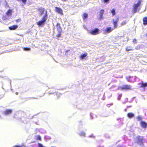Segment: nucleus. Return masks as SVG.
Returning a JSON list of instances; mask_svg holds the SVG:
<instances>
[{
    "instance_id": "nucleus-1",
    "label": "nucleus",
    "mask_w": 147,
    "mask_h": 147,
    "mask_svg": "<svg viewBox=\"0 0 147 147\" xmlns=\"http://www.w3.org/2000/svg\"><path fill=\"white\" fill-rule=\"evenodd\" d=\"M48 18V15L47 14V11H46L45 14L43 16L42 20L37 22V24L39 26H43L45 24Z\"/></svg>"
},
{
    "instance_id": "nucleus-2",
    "label": "nucleus",
    "mask_w": 147,
    "mask_h": 147,
    "mask_svg": "<svg viewBox=\"0 0 147 147\" xmlns=\"http://www.w3.org/2000/svg\"><path fill=\"white\" fill-rule=\"evenodd\" d=\"M119 89L122 90H132L131 86L129 85H124L119 88Z\"/></svg>"
},
{
    "instance_id": "nucleus-3",
    "label": "nucleus",
    "mask_w": 147,
    "mask_h": 147,
    "mask_svg": "<svg viewBox=\"0 0 147 147\" xmlns=\"http://www.w3.org/2000/svg\"><path fill=\"white\" fill-rule=\"evenodd\" d=\"M141 3V1L140 0H139L136 4H135L133 6V13H136L137 11L138 7L140 5Z\"/></svg>"
},
{
    "instance_id": "nucleus-4",
    "label": "nucleus",
    "mask_w": 147,
    "mask_h": 147,
    "mask_svg": "<svg viewBox=\"0 0 147 147\" xmlns=\"http://www.w3.org/2000/svg\"><path fill=\"white\" fill-rule=\"evenodd\" d=\"M137 143L140 145L142 144L143 143L144 138L143 136H138L137 138Z\"/></svg>"
},
{
    "instance_id": "nucleus-5",
    "label": "nucleus",
    "mask_w": 147,
    "mask_h": 147,
    "mask_svg": "<svg viewBox=\"0 0 147 147\" xmlns=\"http://www.w3.org/2000/svg\"><path fill=\"white\" fill-rule=\"evenodd\" d=\"M114 28H112L111 27H107L103 30L104 33L106 34L108 33L111 32Z\"/></svg>"
},
{
    "instance_id": "nucleus-6",
    "label": "nucleus",
    "mask_w": 147,
    "mask_h": 147,
    "mask_svg": "<svg viewBox=\"0 0 147 147\" xmlns=\"http://www.w3.org/2000/svg\"><path fill=\"white\" fill-rule=\"evenodd\" d=\"M99 30L97 28H95L94 29L91 30L90 33L92 34L93 35H96L99 33Z\"/></svg>"
},
{
    "instance_id": "nucleus-7",
    "label": "nucleus",
    "mask_w": 147,
    "mask_h": 147,
    "mask_svg": "<svg viewBox=\"0 0 147 147\" xmlns=\"http://www.w3.org/2000/svg\"><path fill=\"white\" fill-rule=\"evenodd\" d=\"M12 112V110L11 109H7L3 112L2 113L6 115L10 114Z\"/></svg>"
},
{
    "instance_id": "nucleus-8",
    "label": "nucleus",
    "mask_w": 147,
    "mask_h": 147,
    "mask_svg": "<svg viewBox=\"0 0 147 147\" xmlns=\"http://www.w3.org/2000/svg\"><path fill=\"white\" fill-rule=\"evenodd\" d=\"M55 11L56 12L62 15L63 14V10L60 7H55Z\"/></svg>"
},
{
    "instance_id": "nucleus-9",
    "label": "nucleus",
    "mask_w": 147,
    "mask_h": 147,
    "mask_svg": "<svg viewBox=\"0 0 147 147\" xmlns=\"http://www.w3.org/2000/svg\"><path fill=\"white\" fill-rule=\"evenodd\" d=\"M38 11L40 13V16H42V14L44 13L45 11V9L43 8L40 7L38 9Z\"/></svg>"
},
{
    "instance_id": "nucleus-10",
    "label": "nucleus",
    "mask_w": 147,
    "mask_h": 147,
    "mask_svg": "<svg viewBox=\"0 0 147 147\" xmlns=\"http://www.w3.org/2000/svg\"><path fill=\"white\" fill-rule=\"evenodd\" d=\"M104 13V10L103 9H101L100 10L99 13V19L101 20L103 18V15Z\"/></svg>"
},
{
    "instance_id": "nucleus-11",
    "label": "nucleus",
    "mask_w": 147,
    "mask_h": 147,
    "mask_svg": "<svg viewBox=\"0 0 147 147\" xmlns=\"http://www.w3.org/2000/svg\"><path fill=\"white\" fill-rule=\"evenodd\" d=\"M56 28L58 30V33H61L62 31V30L60 26V24L57 23L56 26Z\"/></svg>"
},
{
    "instance_id": "nucleus-12",
    "label": "nucleus",
    "mask_w": 147,
    "mask_h": 147,
    "mask_svg": "<svg viewBox=\"0 0 147 147\" xmlns=\"http://www.w3.org/2000/svg\"><path fill=\"white\" fill-rule=\"evenodd\" d=\"M127 116L129 119H131L134 116V114L132 113H129L127 114Z\"/></svg>"
},
{
    "instance_id": "nucleus-13",
    "label": "nucleus",
    "mask_w": 147,
    "mask_h": 147,
    "mask_svg": "<svg viewBox=\"0 0 147 147\" xmlns=\"http://www.w3.org/2000/svg\"><path fill=\"white\" fill-rule=\"evenodd\" d=\"M118 21V19L116 20L114 19L113 20V22L114 25V28H116L117 27V24Z\"/></svg>"
},
{
    "instance_id": "nucleus-14",
    "label": "nucleus",
    "mask_w": 147,
    "mask_h": 147,
    "mask_svg": "<svg viewBox=\"0 0 147 147\" xmlns=\"http://www.w3.org/2000/svg\"><path fill=\"white\" fill-rule=\"evenodd\" d=\"M18 27V26L16 25H13L9 27V29L11 30H15Z\"/></svg>"
},
{
    "instance_id": "nucleus-15",
    "label": "nucleus",
    "mask_w": 147,
    "mask_h": 147,
    "mask_svg": "<svg viewBox=\"0 0 147 147\" xmlns=\"http://www.w3.org/2000/svg\"><path fill=\"white\" fill-rule=\"evenodd\" d=\"M141 125L142 127L143 128H146L147 125V124L146 122L143 121H141Z\"/></svg>"
},
{
    "instance_id": "nucleus-16",
    "label": "nucleus",
    "mask_w": 147,
    "mask_h": 147,
    "mask_svg": "<svg viewBox=\"0 0 147 147\" xmlns=\"http://www.w3.org/2000/svg\"><path fill=\"white\" fill-rule=\"evenodd\" d=\"M87 55V53H84L81 54L80 56V58L81 59H83Z\"/></svg>"
},
{
    "instance_id": "nucleus-17",
    "label": "nucleus",
    "mask_w": 147,
    "mask_h": 147,
    "mask_svg": "<svg viewBox=\"0 0 147 147\" xmlns=\"http://www.w3.org/2000/svg\"><path fill=\"white\" fill-rule=\"evenodd\" d=\"M78 134L79 135L81 136H82L83 137L85 136V133L83 131H80V132L78 133Z\"/></svg>"
},
{
    "instance_id": "nucleus-18",
    "label": "nucleus",
    "mask_w": 147,
    "mask_h": 147,
    "mask_svg": "<svg viewBox=\"0 0 147 147\" xmlns=\"http://www.w3.org/2000/svg\"><path fill=\"white\" fill-rule=\"evenodd\" d=\"M143 24L144 25L147 24V17H145L143 18Z\"/></svg>"
},
{
    "instance_id": "nucleus-19",
    "label": "nucleus",
    "mask_w": 147,
    "mask_h": 147,
    "mask_svg": "<svg viewBox=\"0 0 147 147\" xmlns=\"http://www.w3.org/2000/svg\"><path fill=\"white\" fill-rule=\"evenodd\" d=\"M12 13V10L9 9L7 12L6 14L7 15L10 16L11 15Z\"/></svg>"
},
{
    "instance_id": "nucleus-20",
    "label": "nucleus",
    "mask_w": 147,
    "mask_h": 147,
    "mask_svg": "<svg viewBox=\"0 0 147 147\" xmlns=\"http://www.w3.org/2000/svg\"><path fill=\"white\" fill-rule=\"evenodd\" d=\"M88 14L86 13H84L83 16V18L84 20H85L86 18H87L88 17Z\"/></svg>"
},
{
    "instance_id": "nucleus-21",
    "label": "nucleus",
    "mask_w": 147,
    "mask_h": 147,
    "mask_svg": "<svg viewBox=\"0 0 147 147\" xmlns=\"http://www.w3.org/2000/svg\"><path fill=\"white\" fill-rule=\"evenodd\" d=\"M126 51H129L131 50H132V48L131 47H127L126 48Z\"/></svg>"
},
{
    "instance_id": "nucleus-22",
    "label": "nucleus",
    "mask_w": 147,
    "mask_h": 147,
    "mask_svg": "<svg viewBox=\"0 0 147 147\" xmlns=\"http://www.w3.org/2000/svg\"><path fill=\"white\" fill-rule=\"evenodd\" d=\"M111 12L112 13L113 16H114L115 14V9H113L111 11Z\"/></svg>"
},
{
    "instance_id": "nucleus-23",
    "label": "nucleus",
    "mask_w": 147,
    "mask_h": 147,
    "mask_svg": "<svg viewBox=\"0 0 147 147\" xmlns=\"http://www.w3.org/2000/svg\"><path fill=\"white\" fill-rule=\"evenodd\" d=\"M141 86L142 87H145L147 86V83H143L141 84Z\"/></svg>"
},
{
    "instance_id": "nucleus-24",
    "label": "nucleus",
    "mask_w": 147,
    "mask_h": 147,
    "mask_svg": "<svg viewBox=\"0 0 147 147\" xmlns=\"http://www.w3.org/2000/svg\"><path fill=\"white\" fill-rule=\"evenodd\" d=\"M18 1H22V3L25 5L26 3L27 0H17Z\"/></svg>"
},
{
    "instance_id": "nucleus-25",
    "label": "nucleus",
    "mask_w": 147,
    "mask_h": 147,
    "mask_svg": "<svg viewBox=\"0 0 147 147\" xmlns=\"http://www.w3.org/2000/svg\"><path fill=\"white\" fill-rule=\"evenodd\" d=\"M23 50L24 51H29L30 50V48L28 47H24Z\"/></svg>"
},
{
    "instance_id": "nucleus-26",
    "label": "nucleus",
    "mask_w": 147,
    "mask_h": 147,
    "mask_svg": "<svg viewBox=\"0 0 147 147\" xmlns=\"http://www.w3.org/2000/svg\"><path fill=\"white\" fill-rule=\"evenodd\" d=\"M131 78V76H127L126 77V79L129 82H131V81L130 80V79Z\"/></svg>"
},
{
    "instance_id": "nucleus-27",
    "label": "nucleus",
    "mask_w": 147,
    "mask_h": 147,
    "mask_svg": "<svg viewBox=\"0 0 147 147\" xmlns=\"http://www.w3.org/2000/svg\"><path fill=\"white\" fill-rule=\"evenodd\" d=\"M137 119L138 121H140L142 120V118L141 116H139L137 117Z\"/></svg>"
},
{
    "instance_id": "nucleus-28",
    "label": "nucleus",
    "mask_w": 147,
    "mask_h": 147,
    "mask_svg": "<svg viewBox=\"0 0 147 147\" xmlns=\"http://www.w3.org/2000/svg\"><path fill=\"white\" fill-rule=\"evenodd\" d=\"M36 139L37 140H41V136L39 135H37L36 136Z\"/></svg>"
},
{
    "instance_id": "nucleus-29",
    "label": "nucleus",
    "mask_w": 147,
    "mask_h": 147,
    "mask_svg": "<svg viewBox=\"0 0 147 147\" xmlns=\"http://www.w3.org/2000/svg\"><path fill=\"white\" fill-rule=\"evenodd\" d=\"M127 23V21L126 20H125L123 21L122 23H121V25H125L126 24V23Z\"/></svg>"
},
{
    "instance_id": "nucleus-30",
    "label": "nucleus",
    "mask_w": 147,
    "mask_h": 147,
    "mask_svg": "<svg viewBox=\"0 0 147 147\" xmlns=\"http://www.w3.org/2000/svg\"><path fill=\"white\" fill-rule=\"evenodd\" d=\"M121 96L122 94H121L119 95L118 97L117 98V99L118 100H120Z\"/></svg>"
},
{
    "instance_id": "nucleus-31",
    "label": "nucleus",
    "mask_w": 147,
    "mask_h": 147,
    "mask_svg": "<svg viewBox=\"0 0 147 147\" xmlns=\"http://www.w3.org/2000/svg\"><path fill=\"white\" fill-rule=\"evenodd\" d=\"M61 94L60 93H56V95H57V96L58 97H59V96H60V95Z\"/></svg>"
},
{
    "instance_id": "nucleus-32",
    "label": "nucleus",
    "mask_w": 147,
    "mask_h": 147,
    "mask_svg": "<svg viewBox=\"0 0 147 147\" xmlns=\"http://www.w3.org/2000/svg\"><path fill=\"white\" fill-rule=\"evenodd\" d=\"M61 33H59V34H57V36L58 37H59L61 36Z\"/></svg>"
},
{
    "instance_id": "nucleus-33",
    "label": "nucleus",
    "mask_w": 147,
    "mask_h": 147,
    "mask_svg": "<svg viewBox=\"0 0 147 147\" xmlns=\"http://www.w3.org/2000/svg\"><path fill=\"white\" fill-rule=\"evenodd\" d=\"M136 39H134L133 40V42L134 43H136Z\"/></svg>"
},
{
    "instance_id": "nucleus-34",
    "label": "nucleus",
    "mask_w": 147,
    "mask_h": 147,
    "mask_svg": "<svg viewBox=\"0 0 147 147\" xmlns=\"http://www.w3.org/2000/svg\"><path fill=\"white\" fill-rule=\"evenodd\" d=\"M13 147H22V146L19 145H16L13 146Z\"/></svg>"
},
{
    "instance_id": "nucleus-35",
    "label": "nucleus",
    "mask_w": 147,
    "mask_h": 147,
    "mask_svg": "<svg viewBox=\"0 0 147 147\" xmlns=\"http://www.w3.org/2000/svg\"><path fill=\"white\" fill-rule=\"evenodd\" d=\"M109 0H104V2L105 3H107L109 1Z\"/></svg>"
},
{
    "instance_id": "nucleus-36",
    "label": "nucleus",
    "mask_w": 147,
    "mask_h": 147,
    "mask_svg": "<svg viewBox=\"0 0 147 147\" xmlns=\"http://www.w3.org/2000/svg\"><path fill=\"white\" fill-rule=\"evenodd\" d=\"M53 93H52V92H49V94H52Z\"/></svg>"
},
{
    "instance_id": "nucleus-37",
    "label": "nucleus",
    "mask_w": 147,
    "mask_h": 147,
    "mask_svg": "<svg viewBox=\"0 0 147 147\" xmlns=\"http://www.w3.org/2000/svg\"><path fill=\"white\" fill-rule=\"evenodd\" d=\"M117 147H122L120 146H117Z\"/></svg>"
},
{
    "instance_id": "nucleus-38",
    "label": "nucleus",
    "mask_w": 147,
    "mask_h": 147,
    "mask_svg": "<svg viewBox=\"0 0 147 147\" xmlns=\"http://www.w3.org/2000/svg\"><path fill=\"white\" fill-rule=\"evenodd\" d=\"M16 95H18V92H16Z\"/></svg>"
},
{
    "instance_id": "nucleus-39",
    "label": "nucleus",
    "mask_w": 147,
    "mask_h": 147,
    "mask_svg": "<svg viewBox=\"0 0 147 147\" xmlns=\"http://www.w3.org/2000/svg\"><path fill=\"white\" fill-rule=\"evenodd\" d=\"M62 1H66L67 0H62Z\"/></svg>"
},
{
    "instance_id": "nucleus-40",
    "label": "nucleus",
    "mask_w": 147,
    "mask_h": 147,
    "mask_svg": "<svg viewBox=\"0 0 147 147\" xmlns=\"http://www.w3.org/2000/svg\"><path fill=\"white\" fill-rule=\"evenodd\" d=\"M109 105H107V106L108 107H109Z\"/></svg>"
},
{
    "instance_id": "nucleus-41",
    "label": "nucleus",
    "mask_w": 147,
    "mask_h": 147,
    "mask_svg": "<svg viewBox=\"0 0 147 147\" xmlns=\"http://www.w3.org/2000/svg\"><path fill=\"white\" fill-rule=\"evenodd\" d=\"M110 105H113V104L111 103V104H110Z\"/></svg>"
},
{
    "instance_id": "nucleus-42",
    "label": "nucleus",
    "mask_w": 147,
    "mask_h": 147,
    "mask_svg": "<svg viewBox=\"0 0 147 147\" xmlns=\"http://www.w3.org/2000/svg\"><path fill=\"white\" fill-rule=\"evenodd\" d=\"M1 118V115H0V118Z\"/></svg>"
},
{
    "instance_id": "nucleus-43",
    "label": "nucleus",
    "mask_w": 147,
    "mask_h": 147,
    "mask_svg": "<svg viewBox=\"0 0 147 147\" xmlns=\"http://www.w3.org/2000/svg\"><path fill=\"white\" fill-rule=\"evenodd\" d=\"M92 136H90V137H92Z\"/></svg>"
},
{
    "instance_id": "nucleus-44",
    "label": "nucleus",
    "mask_w": 147,
    "mask_h": 147,
    "mask_svg": "<svg viewBox=\"0 0 147 147\" xmlns=\"http://www.w3.org/2000/svg\"><path fill=\"white\" fill-rule=\"evenodd\" d=\"M126 109H125V111H126Z\"/></svg>"
},
{
    "instance_id": "nucleus-45",
    "label": "nucleus",
    "mask_w": 147,
    "mask_h": 147,
    "mask_svg": "<svg viewBox=\"0 0 147 147\" xmlns=\"http://www.w3.org/2000/svg\"><path fill=\"white\" fill-rule=\"evenodd\" d=\"M146 36H147V33H146Z\"/></svg>"
}]
</instances>
